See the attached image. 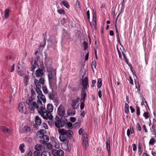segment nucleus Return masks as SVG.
<instances>
[{
    "mask_svg": "<svg viewBox=\"0 0 156 156\" xmlns=\"http://www.w3.org/2000/svg\"><path fill=\"white\" fill-rule=\"evenodd\" d=\"M53 110V106L51 104H48L47 105V110L43 106V105L40 108L39 113L41 115L42 118L45 119H49L52 120L53 116L51 112Z\"/></svg>",
    "mask_w": 156,
    "mask_h": 156,
    "instance_id": "f257e3e1",
    "label": "nucleus"
},
{
    "mask_svg": "<svg viewBox=\"0 0 156 156\" xmlns=\"http://www.w3.org/2000/svg\"><path fill=\"white\" fill-rule=\"evenodd\" d=\"M37 103L31 97L27 98L26 101V103L28 105L30 110L32 111H34L35 109H36L39 113L40 108L42 105V103L41 101L38 99L37 100Z\"/></svg>",
    "mask_w": 156,
    "mask_h": 156,
    "instance_id": "f03ea898",
    "label": "nucleus"
},
{
    "mask_svg": "<svg viewBox=\"0 0 156 156\" xmlns=\"http://www.w3.org/2000/svg\"><path fill=\"white\" fill-rule=\"evenodd\" d=\"M48 75L50 87L51 89L52 92L54 88L56 87V71L54 69H51L48 71Z\"/></svg>",
    "mask_w": 156,
    "mask_h": 156,
    "instance_id": "7ed1b4c3",
    "label": "nucleus"
},
{
    "mask_svg": "<svg viewBox=\"0 0 156 156\" xmlns=\"http://www.w3.org/2000/svg\"><path fill=\"white\" fill-rule=\"evenodd\" d=\"M55 119V126L58 129H60V127H62L64 126L65 122L64 120L60 119L58 117H56Z\"/></svg>",
    "mask_w": 156,
    "mask_h": 156,
    "instance_id": "20e7f679",
    "label": "nucleus"
},
{
    "mask_svg": "<svg viewBox=\"0 0 156 156\" xmlns=\"http://www.w3.org/2000/svg\"><path fill=\"white\" fill-rule=\"evenodd\" d=\"M82 145L83 148L85 149H86L89 145L87 133L85 132L82 134Z\"/></svg>",
    "mask_w": 156,
    "mask_h": 156,
    "instance_id": "39448f33",
    "label": "nucleus"
},
{
    "mask_svg": "<svg viewBox=\"0 0 156 156\" xmlns=\"http://www.w3.org/2000/svg\"><path fill=\"white\" fill-rule=\"evenodd\" d=\"M60 132L62 134L66 135V137L69 139H72L73 138L72 134L73 133V131L70 130H66L64 129H60Z\"/></svg>",
    "mask_w": 156,
    "mask_h": 156,
    "instance_id": "423d86ee",
    "label": "nucleus"
},
{
    "mask_svg": "<svg viewBox=\"0 0 156 156\" xmlns=\"http://www.w3.org/2000/svg\"><path fill=\"white\" fill-rule=\"evenodd\" d=\"M17 109L21 113L23 114L26 113L27 108L25 103L20 102L19 104Z\"/></svg>",
    "mask_w": 156,
    "mask_h": 156,
    "instance_id": "0eeeda50",
    "label": "nucleus"
},
{
    "mask_svg": "<svg viewBox=\"0 0 156 156\" xmlns=\"http://www.w3.org/2000/svg\"><path fill=\"white\" fill-rule=\"evenodd\" d=\"M60 129H58V131L60 134L59 136V139L60 141L63 142L65 144L67 145L68 144L69 141L67 139V137L65 136L64 134H62L60 132Z\"/></svg>",
    "mask_w": 156,
    "mask_h": 156,
    "instance_id": "6e6552de",
    "label": "nucleus"
},
{
    "mask_svg": "<svg viewBox=\"0 0 156 156\" xmlns=\"http://www.w3.org/2000/svg\"><path fill=\"white\" fill-rule=\"evenodd\" d=\"M58 114L60 116L65 117V110L63 106L60 105L58 108Z\"/></svg>",
    "mask_w": 156,
    "mask_h": 156,
    "instance_id": "1a4fd4ad",
    "label": "nucleus"
},
{
    "mask_svg": "<svg viewBox=\"0 0 156 156\" xmlns=\"http://www.w3.org/2000/svg\"><path fill=\"white\" fill-rule=\"evenodd\" d=\"M41 88H36V91L37 93L39 95L37 96V98L38 99L39 98V97H40L41 99L42 100L43 102L45 103L46 101V99L44 95L42 94V92L41 90Z\"/></svg>",
    "mask_w": 156,
    "mask_h": 156,
    "instance_id": "9d476101",
    "label": "nucleus"
},
{
    "mask_svg": "<svg viewBox=\"0 0 156 156\" xmlns=\"http://www.w3.org/2000/svg\"><path fill=\"white\" fill-rule=\"evenodd\" d=\"M82 89H87L89 87L88 78L87 76L83 78L82 80Z\"/></svg>",
    "mask_w": 156,
    "mask_h": 156,
    "instance_id": "9b49d317",
    "label": "nucleus"
},
{
    "mask_svg": "<svg viewBox=\"0 0 156 156\" xmlns=\"http://www.w3.org/2000/svg\"><path fill=\"white\" fill-rule=\"evenodd\" d=\"M30 128L27 126H22L20 127L19 131L21 133H26L30 131Z\"/></svg>",
    "mask_w": 156,
    "mask_h": 156,
    "instance_id": "f8f14e48",
    "label": "nucleus"
},
{
    "mask_svg": "<svg viewBox=\"0 0 156 156\" xmlns=\"http://www.w3.org/2000/svg\"><path fill=\"white\" fill-rule=\"evenodd\" d=\"M52 153L54 156H57L56 155L62 156L64 154L63 151L61 149H58L57 150H53Z\"/></svg>",
    "mask_w": 156,
    "mask_h": 156,
    "instance_id": "ddd939ff",
    "label": "nucleus"
},
{
    "mask_svg": "<svg viewBox=\"0 0 156 156\" xmlns=\"http://www.w3.org/2000/svg\"><path fill=\"white\" fill-rule=\"evenodd\" d=\"M86 90L82 89L81 90V100H82L83 101H85V100L87 97V93Z\"/></svg>",
    "mask_w": 156,
    "mask_h": 156,
    "instance_id": "4468645a",
    "label": "nucleus"
},
{
    "mask_svg": "<svg viewBox=\"0 0 156 156\" xmlns=\"http://www.w3.org/2000/svg\"><path fill=\"white\" fill-rule=\"evenodd\" d=\"M80 98H77L76 99H74L72 100V102L71 104V106L72 108H76V109L78 108V106L77 107H75L76 105L79 101Z\"/></svg>",
    "mask_w": 156,
    "mask_h": 156,
    "instance_id": "2eb2a0df",
    "label": "nucleus"
},
{
    "mask_svg": "<svg viewBox=\"0 0 156 156\" xmlns=\"http://www.w3.org/2000/svg\"><path fill=\"white\" fill-rule=\"evenodd\" d=\"M35 73L36 76L41 77L44 75V71L42 69L39 68L36 71Z\"/></svg>",
    "mask_w": 156,
    "mask_h": 156,
    "instance_id": "dca6fc26",
    "label": "nucleus"
},
{
    "mask_svg": "<svg viewBox=\"0 0 156 156\" xmlns=\"http://www.w3.org/2000/svg\"><path fill=\"white\" fill-rule=\"evenodd\" d=\"M76 108H69L67 110V114L68 115L73 116L75 114Z\"/></svg>",
    "mask_w": 156,
    "mask_h": 156,
    "instance_id": "f3484780",
    "label": "nucleus"
},
{
    "mask_svg": "<svg viewBox=\"0 0 156 156\" xmlns=\"http://www.w3.org/2000/svg\"><path fill=\"white\" fill-rule=\"evenodd\" d=\"M35 122L37 126H40L41 123V119L38 116H36L35 117Z\"/></svg>",
    "mask_w": 156,
    "mask_h": 156,
    "instance_id": "a211bd4d",
    "label": "nucleus"
},
{
    "mask_svg": "<svg viewBox=\"0 0 156 156\" xmlns=\"http://www.w3.org/2000/svg\"><path fill=\"white\" fill-rule=\"evenodd\" d=\"M110 140L109 138L107 139L106 142V148L109 152L110 151Z\"/></svg>",
    "mask_w": 156,
    "mask_h": 156,
    "instance_id": "6ab92c4d",
    "label": "nucleus"
},
{
    "mask_svg": "<svg viewBox=\"0 0 156 156\" xmlns=\"http://www.w3.org/2000/svg\"><path fill=\"white\" fill-rule=\"evenodd\" d=\"M62 4L68 9L69 8V5L68 2L66 0H62Z\"/></svg>",
    "mask_w": 156,
    "mask_h": 156,
    "instance_id": "aec40b11",
    "label": "nucleus"
},
{
    "mask_svg": "<svg viewBox=\"0 0 156 156\" xmlns=\"http://www.w3.org/2000/svg\"><path fill=\"white\" fill-rule=\"evenodd\" d=\"M34 84L36 86V88H41V83H38V80L35 79L34 81Z\"/></svg>",
    "mask_w": 156,
    "mask_h": 156,
    "instance_id": "412c9836",
    "label": "nucleus"
},
{
    "mask_svg": "<svg viewBox=\"0 0 156 156\" xmlns=\"http://www.w3.org/2000/svg\"><path fill=\"white\" fill-rule=\"evenodd\" d=\"M39 156H50V153L48 151H44L42 152L40 155H39Z\"/></svg>",
    "mask_w": 156,
    "mask_h": 156,
    "instance_id": "4be33fe9",
    "label": "nucleus"
},
{
    "mask_svg": "<svg viewBox=\"0 0 156 156\" xmlns=\"http://www.w3.org/2000/svg\"><path fill=\"white\" fill-rule=\"evenodd\" d=\"M39 59V58L38 56L36 57L34 59V64H32V66H34L36 67L38 66V62Z\"/></svg>",
    "mask_w": 156,
    "mask_h": 156,
    "instance_id": "5701e85b",
    "label": "nucleus"
},
{
    "mask_svg": "<svg viewBox=\"0 0 156 156\" xmlns=\"http://www.w3.org/2000/svg\"><path fill=\"white\" fill-rule=\"evenodd\" d=\"M41 135H42V138L45 142H48L49 140V137L47 135H44L43 133Z\"/></svg>",
    "mask_w": 156,
    "mask_h": 156,
    "instance_id": "b1692460",
    "label": "nucleus"
},
{
    "mask_svg": "<svg viewBox=\"0 0 156 156\" xmlns=\"http://www.w3.org/2000/svg\"><path fill=\"white\" fill-rule=\"evenodd\" d=\"M24 146L25 145L23 143L20 144L19 146V149L21 153H24L25 151V150L23 148Z\"/></svg>",
    "mask_w": 156,
    "mask_h": 156,
    "instance_id": "393cba45",
    "label": "nucleus"
},
{
    "mask_svg": "<svg viewBox=\"0 0 156 156\" xmlns=\"http://www.w3.org/2000/svg\"><path fill=\"white\" fill-rule=\"evenodd\" d=\"M75 8L77 10L79 9H80L81 7L80 2L78 0L75 3Z\"/></svg>",
    "mask_w": 156,
    "mask_h": 156,
    "instance_id": "a878e982",
    "label": "nucleus"
},
{
    "mask_svg": "<svg viewBox=\"0 0 156 156\" xmlns=\"http://www.w3.org/2000/svg\"><path fill=\"white\" fill-rule=\"evenodd\" d=\"M42 147V146L41 145L37 144L34 147L36 151L39 152L41 150Z\"/></svg>",
    "mask_w": 156,
    "mask_h": 156,
    "instance_id": "bb28decb",
    "label": "nucleus"
},
{
    "mask_svg": "<svg viewBox=\"0 0 156 156\" xmlns=\"http://www.w3.org/2000/svg\"><path fill=\"white\" fill-rule=\"evenodd\" d=\"M66 126L69 129H72L73 128L72 124L70 122H67L66 123Z\"/></svg>",
    "mask_w": 156,
    "mask_h": 156,
    "instance_id": "cd10ccee",
    "label": "nucleus"
},
{
    "mask_svg": "<svg viewBox=\"0 0 156 156\" xmlns=\"http://www.w3.org/2000/svg\"><path fill=\"white\" fill-rule=\"evenodd\" d=\"M9 9H6L5 10L4 17L5 18H7L9 16Z\"/></svg>",
    "mask_w": 156,
    "mask_h": 156,
    "instance_id": "c85d7f7f",
    "label": "nucleus"
},
{
    "mask_svg": "<svg viewBox=\"0 0 156 156\" xmlns=\"http://www.w3.org/2000/svg\"><path fill=\"white\" fill-rule=\"evenodd\" d=\"M102 86V80L101 78L98 79L97 83V87L98 88H100Z\"/></svg>",
    "mask_w": 156,
    "mask_h": 156,
    "instance_id": "c756f323",
    "label": "nucleus"
},
{
    "mask_svg": "<svg viewBox=\"0 0 156 156\" xmlns=\"http://www.w3.org/2000/svg\"><path fill=\"white\" fill-rule=\"evenodd\" d=\"M150 130L152 132V133L153 134H155V135H156V129H155V126L153 124L152 125L151 128L150 129Z\"/></svg>",
    "mask_w": 156,
    "mask_h": 156,
    "instance_id": "7c9ffc66",
    "label": "nucleus"
},
{
    "mask_svg": "<svg viewBox=\"0 0 156 156\" xmlns=\"http://www.w3.org/2000/svg\"><path fill=\"white\" fill-rule=\"evenodd\" d=\"M116 23V21L115 24V30H116V37H117V40H119V41H120L119 36V33L117 28Z\"/></svg>",
    "mask_w": 156,
    "mask_h": 156,
    "instance_id": "2f4dec72",
    "label": "nucleus"
},
{
    "mask_svg": "<svg viewBox=\"0 0 156 156\" xmlns=\"http://www.w3.org/2000/svg\"><path fill=\"white\" fill-rule=\"evenodd\" d=\"M42 88L44 93L45 94H47L48 93V90L47 87L45 85L42 86Z\"/></svg>",
    "mask_w": 156,
    "mask_h": 156,
    "instance_id": "473e14b6",
    "label": "nucleus"
},
{
    "mask_svg": "<svg viewBox=\"0 0 156 156\" xmlns=\"http://www.w3.org/2000/svg\"><path fill=\"white\" fill-rule=\"evenodd\" d=\"M155 142V139L151 138L149 141V144L150 145H153Z\"/></svg>",
    "mask_w": 156,
    "mask_h": 156,
    "instance_id": "72a5a7b5",
    "label": "nucleus"
},
{
    "mask_svg": "<svg viewBox=\"0 0 156 156\" xmlns=\"http://www.w3.org/2000/svg\"><path fill=\"white\" fill-rule=\"evenodd\" d=\"M38 83H41V84L44 85V78L43 77H41L40 78L39 80H38Z\"/></svg>",
    "mask_w": 156,
    "mask_h": 156,
    "instance_id": "f704fd0d",
    "label": "nucleus"
},
{
    "mask_svg": "<svg viewBox=\"0 0 156 156\" xmlns=\"http://www.w3.org/2000/svg\"><path fill=\"white\" fill-rule=\"evenodd\" d=\"M143 115L146 119H147L149 117V112H144L143 114Z\"/></svg>",
    "mask_w": 156,
    "mask_h": 156,
    "instance_id": "c9c22d12",
    "label": "nucleus"
},
{
    "mask_svg": "<svg viewBox=\"0 0 156 156\" xmlns=\"http://www.w3.org/2000/svg\"><path fill=\"white\" fill-rule=\"evenodd\" d=\"M93 66H94V68L95 69H96V66H97V63H96V62L95 60L93 61L92 62V63L91 64V66H92V70L93 71H94V69H93V67H92Z\"/></svg>",
    "mask_w": 156,
    "mask_h": 156,
    "instance_id": "e433bc0d",
    "label": "nucleus"
},
{
    "mask_svg": "<svg viewBox=\"0 0 156 156\" xmlns=\"http://www.w3.org/2000/svg\"><path fill=\"white\" fill-rule=\"evenodd\" d=\"M20 68V67L18 66V69H17V72H18V74L19 75H20L21 76H23L24 73H23V71H22V70L20 71L19 70Z\"/></svg>",
    "mask_w": 156,
    "mask_h": 156,
    "instance_id": "4c0bfd02",
    "label": "nucleus"
},
{
    "mask_svg": "<svg viewBox=\"0 0 156 156\" xmlns=\"http://www.w3.org/2000/svg\"><path fill=\"white\" fill-rule=\"evenodd\" d=\"M83 44L84 46L83 49L84 50H86L87 48L88 44L87 42L85 41H84L83 42Z\"/></svg>",
    "mask_w": 156,
    "mask_h": 156,
    "instance_id": "58836bf2",
    "label": "nucleus"
},
{
    "mask_svg": "<svg viewBox=\"0 0 156 156\" xmlns=\"http://www.w3.org/2000/svg\"><path fill=\"white\" fill-rule=\"evenodd\" d=\"M32 154V153L31 151H28L26 152L25 155V156H31Z\"/></svg>",
    "mask_w": 156,
    "mask_h": 156,
    "instance_id": "ea45409f",
    "label": "nucleus"
},
{
    "mask_svg": "<svg viewBox=\"0 0 156 156\" xmlns=\"http://www.w3.org/2000/svg\"><path fill=\"white\" fill-rule=\"evenodd\" d=\"M136 114L137 116H138L140 115V111L139 107L137 106L136 107Z\"/></svg>",
    "mask_w": 156,
    "mask_h": 156,
    "instance_id": "a19ab883",
    "label": "nucleus"
},
{
    "mask_svg": "<svg viewBox=\"0 0 156 156\" xmlns=\"http://www.w3.org/2000/svg\"><path fill=\"white\" fill-rule=\"evenodd\" d=\"M96 11L93 10V21H96Z\"/></svg>",
    "mask_w": 156,
    "mask_h": 156,
    "instance_id": "79ce46f5",
    "label": "nucleus"
},
{
    "mask_svg": "<svg viewBox=\"0 0 156 156\" xmlns=\"http://www.w3.org/2000/svg\"><path fill=\"white\" fill-rule=\"evenodd\" d=\"M57 11L60 14H65L64 10L63 9H58V10Z\"/></svg>",
    "mask_w": 156,
    "mask_h": 156,
    "instance_id": "37998d69",
    "label": "nucleus"
},
{
    "mask_svg": "<svg viewBox=\"0 0 156 156\" xmlns=\"http://www.w3.org/2000/svg\"><path fill=\"white\" fill-rule=\"evenodd\" d=\"M48 97L50 100H53L54 96L53 94H51V93H49L48 94Z\"/></svg>",
    "mask_w": 156,
    "mask_h": 156,
    "instance_id": "c03bdc74",
    "label": "nucleus"
},
{
    "mask_svg": "<svg viewBox=\"0 0 156 156\" xmlns=\"http://www.w3.org/2000/svg\"><path fill=\"white\" fill-rule=\"evenodd\" d=\"M8 128L5 126H2V131L4 132H6L7 130H8Z\"/></svg>",
    "mask_w": 156,
    "mask_h": 156,
    "instance_id": "a18cd8bd",
    "label": "nucleus"
},
{
    "mask_svg": "<svg viewBox=\"0 0 156 156\" xmlns=\"http://www.w3.org/2000/svg\"><path fill=\"white\" fill-rule=\"evenodd\" d=\"M54 143V146L56 148H58L60 147V145L58 143H57L56 141H55Z\"/></svg>",
    "mask_w": 156,
    "mask_h": 156,
    "instance_id": "49530a36",
    "label": "nucleus"
},
{
    "mask_svg": "<svg viewBox=\"0 0 156 156\" xmlns=\"http://www.w3.org/2000/svg\"><path fill=\"white\" fill-rule=\"evenodd\" d=\"M84 101H83L81 103L80 105V108L81 110H82L83 109L84 106Z\"/></svg>",
    "mask_w": 156,
    "mask_h": 156,
    "instance_id": "de8ad7c7",
    "label": "nucleus"
},
{
    "mask_svg": "<svg viewBox=\"0 0 156 156\" xmlns=\"http://www.w3.org/2000/svg\"><path fill=\"white\" fill-rule=\"evenodd\" d=\"M93 25L94 26L95 29H96V28H97V22H96V21H93Z\"/></svg>",
    "mask_w": 156,
    "mask_h": 156,
    "instance_id": "09e8293b",
    "label": "nucleus"
},
{
    "mask_svg": "<svg viewBox=\"0 0 156 156\" xmlns=\"http://www.w3.org/2000/svg\"><path fill=\"white\" fill-rule=\"evenodd\" d=\"M96 83V81L95 80H92V81H91L92 84L91 85V87H94V84Z\"/></svg>",
    "mask_w": 156,
    "mask_h": 156,
    "instance_id": "8fccbe9b",
    "label": "nucleus"
},
{
    "mask_svg": "<svg viewBox=\"0 0 156 156\" xmlns=\"http://www.w3.org/2000/svg\"><path fill=\"white\" fill-rule=\"evenodd\" d=\"M137 129L139 131H140L141 130V128L139 123H137L136 124Z\"/></svg>",
    "mask_w": 156,
    "mask_h": 156,
    "instance_id": "3c124183",
    "label": "nucleus"
},
{
    "mask_svg": "<svg viewBox=\"0 0 156 156\" xmlns=\"http://www.w3.org/2000/svg\"><path fill=\"white\" fill-rule=\"evenodd\" d=\"M40 152L37 151H35L34 152V156H38L39 155Z\"/></svg>",
    "mask_w": 156,
    "mask_h": 156,
    "instance_id": "603ef678",
    "label": "nucleus"
},
{
    "mask_svg": "<svg viewBox=\"0 0 156 156\" xmlns=\"http://www.w3.org/2000/svg\"><path fill=\"white\" fill-rule=\"evenodd\" d=\"M70 120L72 122H73L76 121V119L74 117H71L70 118Z\"/></svg>",
    "mask_w": 156,
    "mask_h": 156,
    "instance_id": "864d4df0",
    "label": "nucleus"
},
{
    "mask_svg": "<svg viewBox=\"0 0 156 156\" xmlns=\"http://www.w3.org/2000/svg\"><path fill=\"white\" fill-rule=\"evenodd\" d=\"M142 128L144 130V131L146 133H147L148 132L147 130L146 129V125L145 124H144L143 125Z\"/></svg>",
    "mask_w": 156,
    "mask_h": 156,
    "instance_id": "5fc2aeb1",
    "label": "nucleus"
},
{
    "mask_svg": "<svg viewBox=\"0 0 156 156\" xmlns=\"http://www.w3.org/2000/svg\"><path fill=\"white\" fill-rule=\"evenodd\" d=\"M129 83L130 84H131L132 85H133V80L132 79V78L131 77L129 76Z\"/></svg>",
    "mask_w": 156,
    "mask_h": 156,
    "instance_id": "6e6d98bb",
    "label": "nucleus"
},
{
    "mask_svg": "<svg viewBox=\"0 0 156 156\" xmlns=\"http://www.w3.org/2000/svg\"><path fill=\"white\" fill-rule=\"evenodd\" d=\"M14 67L15 64L13 63L12 64V65L11 66V70H10V71L11 72H12L14 71Z\"/></svg>",
    "mask_w": 156,
    "mask_h": 156,
    "instance_id": "4d7b16f0",
    "label": "nucleus"
},
{
    "mask_svg": "<svg viewBox=\"0 0 156 156\" xmlns=\"http://www.w3.org/2000/svg\"><path fill=\"white\" fill-rule=\"evenodd\" d=\"M130 130L131 133H133L134 132V130L132 126H130Z\"/></svg>",
    "mask_w": 156,
    "mask_h": 156,
    "instance_id": "13d9d810",
    "label": "nucleus"
},
{
    "mask_svg": "<svg viewBox=\"0 0 156 156\" xmlns=\"http://www.w3.org/2000/svg\"><path fill=\"white\" fill-rule=\"evenodd\" d=\"M117 51H118V53L119 54V58H122V55H121L120 52V51L119 50V49L118 48H117Z\"/></svg>",
    "mask_w": 156,
    "mask_h": 156,
    "instance_id": "bf43d9fd",
    "label": "nucleus"
},
{
    "mask_svg": "<svg viewBox=\"0 0 156 156\" xmlns=\"http://www.w3.org/2000/svg\"><path fill=\"white\" fill-rule=\"evenodd\" d=\"M142 151H143V150H142V148L138 149V154L139 155H140L142 153Z\"/></svg>",
    "mask_w": 156,
    "mask_h": 156,
    "instance_id": "052dcab7",
    "label": "nucleus"
},
{
    "mask_svg": "<svg viewBox=\"0 0 156 156\" xmlns=\"http://www.w3.org/2000/svg\"><path fill=\"white\" fill-rule=\"evenodd\" d=\"M87 19L89 20L90 19V12L89 10H88L87 11Z\"/></svg>",
    "mask_w": 156,
    "mask_h": 156,
    "instance_id": "680f3d73",
    "label": "nucleus"
},
{
    "mask_svg": "<svg viewBox=\"0 0 156 156\" xmlns=\"http://www.w3.org/2000/svg\"><path fill=\"white\" fill-rule=\"evenodd\" d=\"M133 149V151H135L136 150V147L135 144H133L132 145Z\"/></svg>",
    "mask_w": 156,
    "mask_h": 156,
    "instance_id": "e2e57ef3",
    "label": "nucleus"
},
{
    "mask_svg": "<svg viewBox=\"0 0 156 156\" xmlns=\"http://www.w3.org/2000/svg\"><path fill=\"white\" fill-rule=\"evenodd\" d=\"M98 96L99 98H101L102 97L101 91L100 90L98 92Z\"/></svg>",
    "mask_w": 156,
    "mask_h": 156,
    "instance_id": "0e129e2a",
    "label": "nucleus"
},
{
    "mask_svg": "<svg viewBox=\"0 0 156 156\" xmlns=\"http://www.w3.org/2000/svg\"><path fill=\"white\" fill-rule=\"evenodd\" d=\"M75 127H80V123L79 122H76L74 125Z\"/></svg>",
    "mask_w": 156,
    "mask_h": 156,
    "instance_id": "69168bd1",
    "label": "nucleus"
},
{
    "mask_svg": "<svg viewBox=\"0 0 156 156\" xmlns=\"http://www.w3.org/2000/svg\"><path fill=\"white\" fill-rule=\"evenodd\" d=\"M83 129L82 128H81L79 130V135H81L82 133H83Z\"/></svg>",
    "mask_w": 156,
    "mask_h": 156,
    "instance_id": "338daca9",
    "label": "nucleus"
},
{
    "mask_svg": "<svg viewBox=\"0 0 156 156\" xmlns=\"http://www.w3.org/2000/svg\"><path fill=\"white\" fill-rule=\"evenodd\" d=\"M85 115V112L84 111H83L82 112L80 113V115L81 117H83Z\"/></svg>",
    "mask_w": 156,
    "mask_h": 156,
    "instance_id": "774afa93",
    "label": "nucleus"
}]
</instances>
